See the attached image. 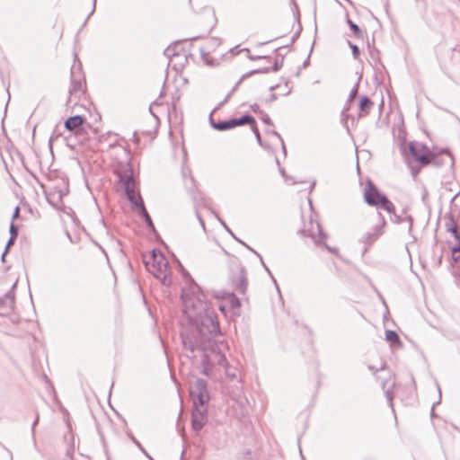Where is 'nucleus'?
Listing matches in <instances>:
<instances>
[{
  "label": "nucleus",
  "instance_id": "obj_1",
  "mask_svg": "<svg viewBox=\"0 0 460 460\" xmlns=\"http://www.w3.org/2000/svg\"><path fill=\"white\" fill-rule=\"evenodd\" d=\"M183 316L195 328V332L207 339L220 334L216 313L208 305L206 296L197 285L182 290Z\"/></svg>",
  "mask_w": 460,
  "mask_h": 460
},
{
  "label": "nucleus",
  "instance_id": "obj_2",
  "mask_svg": "<svg viewBox=\"0 0 460 460\" xmlns=\"http://www.w3.org/2000/svg\"><path fill=\"white\" fill-rule=\"evenodd\" d=\"M409 151L412 160L420 164V166L411 165V170L414 177H416L421 167L434 165L442 166L446 160L450 159L449 152L438 148H429L424 145L409 144Z\"/></svg>",
  "mask_w": 460,
  "mask_h": 460
},
{
  "label": "nucleus",
  "instance_id": "obj_3",
  "mask_svg": "<svg viewBox=\"0 0 460 460\" xmlns=\"http://www.w3.org/2000/svg\"><path fill=\"white\" fill-rule=\"evenodd\" d=\"M211 337L212 336L208 335L207 339H203L202 336H200V339L199 341H196L195 343L191 341L190 338L184 336L182 337V341L186 349H190L192 352L199 349L204 351V358L202 361V373L206 376H209L211 368L215 365H218L220 367H225L226 371L227 372L226 358L225 355L215 350L208 352L205 349V342L209 341Z\"/></svg>",
  "mask_w": 460,
  "mask_h": 460
},
{
  "label": "nucleus",
  "instance_id": "obj_4",
  "mask_svg": "<svg viewBox=\"0 0 460 460\" xmlns=\"http://www.w3.org/2000/svg\"><path fill=\"white\" fill-rule=\"evenodd\" d=\"M118 176L128 200L133 204L134 207L140 208L141 214L145 217L146 222L149 226L153 227L154 226L151 217H149L144 206L139 193L136 190V182L133 179L132 169L127 165L123 171H118Z\"/></svg>",
  "mask_w": 460,
  "mask_h": 460
},
{
  "label": "nucleus",
  "instance_id": "obj_5",
  "mask_svg": "<svg viewBox=\"0 0 460 460\" xmlns=\"http://www.w3.org/2000/svg\"><path fill=\"white\" fill-rule=\"evenodd\" d=\"M146 270L164 285L171 283L169 263L164 255L156 250L144 259Z\"/></svg>",
  "mask_w": 460,
  "mask_h": 460
},
{
  "label": "nucleus",
  "instance_id": "obj_6",
  "mask_svg": "<svg viewBox=\"0 0 460 460\" xmlns=\"http://www.w3.org/2000/svg\"><path fill=\"white\" fill-rule=\"evenodd\" d=\"M364 199L368 205L383 208L388 213L394 214L395 208L385 195L379 192L376 186L368 181L364 190Z\"/></svg>",
  "mask_w": 460,
  "mask_h": 460
},
{
  "label": "nucleus",
  "instance_id": "obj_7",
  "mask_svg": "<svg viewBox=\"0 0 460 460\" xmlns=\"http://www.w3.org/2000/svg\"><path fill=\"white\" fill-rule=\"evenodd\" d=\"M303 228L302 232L317 240L322 241L324 236L322 231V227L315 218V215L310 208H307L305 215L303 216Z\"/></svg>",
  "mask_w": 460,
  "mask_h": 460
},
{
  "label": "nucleus",
  "instance_id": "obj_8",
  "mask_svg": "<svg viewBox=\"0 0 460 460\" xmlns=\"http://www.w3.org/2000/svg\"><path fill=\"white\" fill-rule=\"evenodd\" d=\"M246 123L251 124L252 129L254 132L257 140L259 141V131L257 128L256 121H255L254 118H252L250 115H243L241 118L232 119H228L226 121L214 123L213 127L218 130H226V129H230L236 126L243 125Z\"/></svg>",
  "mask_w": 460,
  "mask_h": 460
},
{
  "label": "nucleus",
  "instance_id": "obj_9",
  "mask_svg": "<svg viewBox=\"0 0 460 460\" xmlns=\"http://www.w3.org/2000/svg\"><path fill=\"white\" fill-rule=\"evenodd\" d=\"M190 394L193 403L207 404L208 402V393L207 384L200 378H196L190 383Z\"/></svg>",
  "mask_w": 460,
  "mask_h": 460
},
{
  "label": "nucleus",
  "instance_id": "obj_10",
  "mask_svg": "<svg viewBox=\"0 0 460 460\" xmlns=\"http://www.w3.org/2000/svg\"><path fill=\"white\" fill-rule=\"evenodd\" d=\"M192 411V428L195 430H200L207 423V407L206 404L193 403Z\"/></svg>",
  "mask_w": 460,
  "mask_h": 460
},
{
  "label": "nucleus",
  "instance_id": "obj_11",
  "mask_svg": "<svg viewBox=\"0 0 460 460\" xmlns=\"http://www.w3.org/2000/svg\"><path fill=\"white\" fill-rule=\"evenodd\" d=\"M71 86L69 89L68 102L72 103L74 99L79 98L84 92V82L82 75H75V67L72 68Z\"/></svg>",
  "mask_w": 460,
  "mask_h": 460
},
{
  "label": "nucleus",
  "instance_id": "obj_12",
  "mask_svg": "<svg viewBox=\"0 0 460 460\" xmlns=\"http://www.w3.org/2000/svg\"><path fill=\"white\" fill-rule=\"evenodd\" d=\"M453 259L455 261L452 265L453 274L456 279V284L460 288V248L455 247L452 250Z\"/></svg>",
  "mask_w": 460,
  "mask_h": 460
},
{
  "label": "nucleus",
  "instance_id": "obj_13",
  "mask_svg": "<svg viewBox=\"0 0 460 460\" xmlns=\"http://www.w3.org/2000/svg\"><path fill=\"white\" fill-rule=\"evenodd\" d=\"M48 201L55 208H58L62 204V199L66 192L62 190H52L47 192Z\"/></svg>",
  "mask_w": 460,
  "mask_h": 460
},
{
  "label": "nucleus",
  "instance_id": "obj_14",
  "mask_svg": "<svg viewBox=\"0 0 460 460\" xmlns=\"http://www.w3.org/2000/svg\"><path fill=\"white\" fill-rule=\"evenodd\" d=\"M84 122L83 117L79 115H75L73 117L68 118L65 122V127L68 130H74L77 128H79Z\"/></svg>",
  "mask_w": 460,
  "mask_h": 460
},
{
  "label": "nucleus",
  "instance_id": "obj_15",
  "mask_svg": "<svg viewBox=\"0 0 460 460\" xmlns=\"http://www.w3.org/2000/svg\"><path fill=\"white\" fill-rule=\"evenodd\" d=\"M233 282L237 291L244 293L247 286V280L243 271L238 273L236 279H234Z\"/></svg>",
  "mask_w": 460,
  "mask_h": 460
},
{
  "label": "nucleus",
  "instance_id": "obj_16",
  "mask_svg": "<svg viewBox=\"0 0 460 460\" xmlns=\"http://www.w3.org/2000/svg\"><path fill=\"white\" fill-rule=\"evenodd\" d=\"M373 106V102L367 97H362L359 103V117L366 116L369 113L370 109Z\"/></svg>",
  "mask_w": 460,
  "mask_h": 460
},
{
  "label": "nucleus",
  "instance_id": "obj_17",
  "mask_svg": "<svg viewBox=\"0 0 460 460\" xmlns=\"http://www.w3.org/2000/svg\"><path fill=\"white\" fill-rule=\"evenodd\" d=\"M385 339L392 345L401 346V341L398 334L394 331H386L385 332Z\"/></svg>",
  "mask_w": 460,
  "mask_h": 460
},
{
  "label": "nucleus",
  "instance_id": "obj_18",
  "mask_svg": "<svg viewBox=\"0 0 460 460\" xmlns=\"http://www.w3.org/2000/svg\"><path fill=\"white\" fill-rule=\"evenodd\" d=\"M348 24L349 25L350 29L352 30L354 35L358 38H361L363 36L362 31L360 28L355 24L351 20L348 19Z\"/></svg>",
  "mask_w": 460,
  "mask_h": 460
},
{
  "label": "nucleus",
  "instance_id": "obj_19",
  "mask_svg": "<svg viewBox=\"0 0 460 460\" xmlns=\"http://www.w3.org/2000/svg\"><path fill=\"white\" fill-rule=\"evenodd\" d=\"M227 300L230 302L231 307L233 309L240 306L239 300L233 294L228 295Z\"/></svg>",
  "mask_w": 460,
  "mask_h": 460
},
{
  "label": "nucleus",
  "instance_id": "obj_20",
  "mask_svg": "<svg viewBox=\"0 0 460 460\" xmlns=\"http://www.w3.org/2000/svg\"><path fill=\"white\" fill-rule=\"evenodd\" d=\"M270 70H277V63L276 60L271 62V65L269 66H261V72H269Z\"/></svg>",
  "mask_w": 460,
  "mask_h": 460
},
{
  "label": "nucleus",
  "instance_id": "obj_21",
  "mask_svg": "<svg viewBox=\"0 0 460 460\" xmlns=\"http://www.w3.org/2000/svg\"><path fill=\"white\" fill-rule=\"evenodd\" d=\"M350 48L352 49V54L355 58L359 57V49L356 45L350 44Z\"/></svg>",
  "mask_w": 460,
  "mask_h": 460
},
{
  "label": "nucleus",
  "instance_id": "obj_22",
  "mask_svg": "<svg viewBox=\"0 0 460 460\" xmlns=\"http://www.w3.org/2000/svg\"><path fill=\"white\" fill-rule=\"evenodd\" d=\"M14 238H15V237L11 236V238L9 239V241H8V243H7V244H6V247H5V251H4V252L3 253V255H2V259H3V260L4 259L5 253H6L7 250H8L9 246L13 243Z\"/></svg>",
  "mask_w": 460,
  "mask_h": 460
},
{
  "label": "nucleus",
  "instance_id": "obj_23",
  "mask_svg": "<svg viewBox=\"0 0 460 460\" xmlns=\"http://www.w3.org/2000/svg\"><path fill=\"white\" fill-rule=\"evenodd\" d=\"M10 233H11L12 236H13V237H16V235L18 234L17 229L15 228L13 223H12L10 226Z\"/></svg>",
  "mask_w": 460,
  "mask_h": 460
},
{
  "label": "nucleus",
  "instance_id": "obj_24",
  "mask_svg": "<svg viewBox=\"0 0 460 460\" xmlns=\"http://www.w3.org/2000/svg\"><path fill=\"white\" fill-rule=\"evenodd\" d=\"M131 439L142 452H145V448L142 447L138 440H137L134 437H131Z\"/></svg>",
  "mask_w": 460,
  "mask_h": 460
},
{
  "label": "nucleus",
  "instance_id": "obj_25",
  "mask_svg": "<svg viewBox=\"0 0 460 460\" xmlns=\"http://www.w3.org/2000/svg\"><path fill=\"white\" fill-rule=\"evenodd\" d=\"M451 232V234L458 240L459 239V236L457 234V231H456V227H453L449 230Z\"/></svg>",
  "mask_w": 460,
  "mask_h": 460
},
{
  "label": "nucleus",
  "instance_id": "obj_26",
  "mask_svg": "<svg viewBox=\"0 0 460 460\" xmlns=\"http://www.w3.org/2000/svg\"><path fill=\"white\" fill-rule=\"evenodd\" d=\"M18 214H19V208L17 207L14 209V212H13V218H15L16 217H18Z\"/></svg>",
  "mask_w": 460,
  "mask_h": 460
},
{
  "label": "nucleus",
  "instance_id": "obj_27",
  "mask_svg": "<svg viewBox=\"0 0 460 460\" xmlns=\"http://www.w3.org/2000/svg\"><path fill=\"white\" fill-rule=\"evenodd\" d=\"M143 454H144V455H145V456H146L149 460H154V459L152 458V456H149V454H148L146 450H145V452H143Z\"/></svg>",
  "mask_w": 460,
  "mask_h": 460
},
{
  "label": "nucleus",
  "instance_id": "obj_28",
  "mask_svg": "<svg viewBox=\"0 0 460 460\" xmlns=\"http://www.w3.org/2000/svg\"><path fill=\"white\" fill-rule=\"evenodd\" d=\"M219 310L225 314V313H226V306H225V305H219Z\"/></svg>",
  "mask_w": 460,
  "mask_h": 460
},
{
  "label": "nucleus",
  "instance_id": "obj_29",
  "mask_svg": "<svg viewBox=\"0 0 460 460\" xmlns=\"http://www.w3.org/2000/svg\"><path fill=\"white\" fill-rule=\"evenodd\" d=\"M222 225L224 226V227L231 234H233V233L231 232V230L227 227V226L224 223V222H221Z\"/></svg>",
  "mask_w": 460,
  "mask_h": 460
},
{
  "label": "nucleus",
  "instance_id": "obj_30",
  "mask_svg": "<svg viewBox=\"0 0 460 460\" xmlns=\"http://www.w3.org/2000/svg\"><path fill=\"white\" fill-rule=\"evenodd\" d=\"M279 37H280V33L279 32L276 33L275 36H274L275 39L279 38Z\"/></svg>",
  "mask_w": 460,
  "mask_h": 460
},
{
  "label": "nucleus",
  "instance_id": "obj_31",
  "mask_svg": "<svg viewBox=\"0 0 460 460\" xmlns=\"http://www.w3.org/2000/svg\"><path fill=\"white\" fill-rule=\"evenodd\" d=\"M268 58H269L268 57H261V59L268 60Z\"/></svg>",
  "mask_w": 460,
  "mask_h": 460
},
{
  "label": "nucleus",
  "instance_id": "obj_32",
  "mask_svg": "<svg viewBox=\"0 0 460 460\" xmlns=\"http://www.w3.org/2000/svg\"><path fill=\"white\" fill-rule=\"evenodd\" d=\"M389 382L391 383V385H394V380H393V379H389Z\"/></svg>",
  "mask_w": 460,
  "mask_h": 460
},
{
  "label": "nucleus",
  "instance_id": "obj_33",
  "mask_svg": "<svg viewBox=\"0 0 460 460\" xmlns=\"http://www.w3.org/2000/svg\"><path fill=\"white\" fill-rule=\"evenodd\" d=\"M388 397H389V400L392 401L393 400V396L391 394H388Z\"/></svg>",
  "mask_w": 460,
  "mask_h": 460
},
{
  "label": "nucleus",
  "instance_id": "obj_34",
  "mask_svg": "<svg viewBox=\"0 0 460 460\" xmlns=\"http://www.w3.org/2000/svg\"><path fill=\"white\" fill-rule=\"evenodd\" d=\"M38 420H39V418L37 417V419L35 420L34 425L37 424Z\"/></svg>",
  "mask_w": 460,
  "mask_h": 460
},
{
  "label": "nucleus",
  "instance_id": "obj_35",
  "mask_svg": "<svg viewBox=\"0 0 460 460\" xmlns=\"http://www.w3.org/2000/svg\"><path fill=\"white\" fill-rule=\"evenodd\" d=\"M271 40L270 39V36H267V40L266 41H270Z\"/></svg>",
  "mask_w": 460,
  "mask_h": 460
},
{
  "label": "nucleus",
  "instance_id": "obj_36",
  "mask_svg": "<svg viewBox=\"0 0 460 460\" xmlns=\"http://www.w3.org/2000/svg\"><path fill=\"white\" fill-rule=\"evenodd\" d=\"M271 40L270 39V36H267V40L266 41H270Z\"/></svg>",
  "mask_w": 460,
  "mask_h": 460
}]
</instances>
